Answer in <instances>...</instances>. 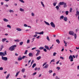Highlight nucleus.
Returning <instances> with one entry per match:
<instances>
[{"label": "nucleus", "instance_id": "1", "mask_svg": "<svg viewBox=\"0 0 79 79\" xmlns=\"http://www.w3.org/2000/svg\"><path fill=\"white\" fill-rule=\"evenodd\" d=\"M16 45H15L13 46H12L9 48V50H10V51H14V50L15 49V48H16Z\"/></svg>", "mask_w": 79, "mask_h": 79}, {"label": "nucleus", "instance_id": "2", "mask_svg": "<svg viewBox=\"0 0 79 79\" xmlns=\"http://www.w3.org/2000/svg\"><path fill=\"white\" fill-rule=\"evenodd\" d=\"M73 58H76L75 56L73 55V56H72V55H71L69 57V60H70V61L72 62V61H74V60H73Z\"/></svg>", "mask_w": 79, "mask_h": 79}, {"label": "nucleus", "instance_id": "3", "mask_svg": "<svg viewBox=\"0 0 79 79\" xmlns=\"http://www.w3.org/2000/svg\"><path fill=\"white\" fill-rule=\"evenodd\" d=\"M6 55H7V53L6 51H5L4 52H0V56H5Z\"/></svg>", "mask_w": 79, "mask_h": 79}, {"label": "nucleus", "instance_id": "4", "mask_svg": "<svg viewBox=\"0 0 79 79\" xmlns=\"http://www.w3.org/2000/svg\"><path fill=\"white\" fill-rule=\"evenodd\" d=\"M2 59L4 61H7L8 60V58L6 57L2 56Z\"/></svg>", "mask_w": 79, "mask_h": 79}, {"label": "nucleus", "instance_id": "5", "mask_svg": "<svg viewBox=\"0 0 79 79\" xmlns=\"http://www.w3.org/2000/svg\"><path fill=\"white\" fill-rule=\"evenodd\" d=\"M50 24L52 27H54V28H55V24H54L53 22H52L50 23Z\"/></svg>", "mask_w": 79, "mask_h": 79}, {"label": "nucleus", "instance_id": "6", "mask_svg": "<svg viewBox=\"0 0 79 79\" xmlns=\"http://www.w3.org/2000/svg\"><path fill=\"white\" fill-rule=\"evenodd\" d=\"M69 33L70 35H74V32L72 31H69Z\"/></svg>", "mask_w": 79, "mask_h": 79}, {"label": "nucleus", "instance_id": "7", "mask_svg": "<svg viewBox=\"0 0 79 79\" xmlns=\"http://www.w3.org/2000/svg\"><path fill=\"white\" fill-rule=\"evenodd\" d=\"M76 16H77V15H78V20L79 21V11H77L76 12V14L75 15Z\"/></svg>", "mask_w": 79, "mask_h": 79}, {"label": "nucleus", "instance_id": "8", "mask_svg": "<svg viewBox=\"0 0 79 79\" xmlns=\"http://www.w3.org/2000/svg\"><path fill=\"white\" fill-rule=\"evenodd\" d=\"M44 47L45 48L47 49V50H50V49H49V47L48 46L45 45L44 46Z\"/></svg>", "mask_w": 79, "mask_h": 79}, {"label": "nucleus", "instance_id": "9", "mask_svg": "<svg viewBox=\"0 0 79 79\" xmlns=\"http://www.w3.org/2000/svg\"><path fill=\"white\" fill-rule=\"evenodd\" d=\"M63 20L64 21H68V18H67L66 17H64Z\"/></svg>", "mask_w": 79, "mask_h": 79}, {"label": "nucleus", "instance_id": "10", "mask_svg": "<svg viewBox=\"0 0 79 79\" xmlns=\"http://www.w3.org/2000/svg\"><path fill=\"white\" fill-rule=\"evenodd\" d=\"M40 51H38L36 54V56H38L39 54H40Z\"/></svg>", "mask_w": 79, "mask_h": 79}, {"label": "nucleus", "instance_id": "11", "mask_svg": "<svg viewBox=\"0 0 79 79\" xmlns=\"http://www.w3.org/2000/svg\"><path fill=\"white\" fill-rule=\"evenodd\" d=\"M1 47L0 48V52L2 50V49H3V47H4V46H3V45H1Z\"/></svg>", "mask_w": 79, "mask_h": 79}, {"label": "nucleus", "instance_id": "12", "mask_svg": "<svg viewBox=\"0 0 79 79\" xmlns=\"http://www.w3.org/2000/svg\"><path fill=\"white\" fill-rule=\"evenodd\" d=\"M28 55L29 56H31V57H32L33 56V54H32V53H30Z\"/></svg>", "mask_w": 79, "mask_h": 79}, {"label": "nucleus", "instance_id": "13", "mask_svg": "<svg viewBox=\"0 0 79 79\" xmlns=\"http://www.w3.org/2000/svg\"><path fill=\"white\" fill-rule=\"evenodd\" d=\"M48 67V64H46L45 66L44 67V68H45V69H47Z\"/></svg>", "mask_w": 79, "mask_h": 79}, {"label": "nucleus", "instance_id": "14", "mask_svg": "<svg viewBox=\"0 0 79 79\" xmlns=\"http://www.w3.org/2000/svg\"><path fill=\"white\" fill-rule=\"evenodd\" d=\"M64 19V16L63 15H62L60 18V20H61V19Z\"/></svg>", "mask_w": 79, "mask_h": 79}, {"label": "nucleus", "instance_id": "15", "mask_svg": "<svg viewBox=\"0 0 79 79\" xmlns=\"http://www.w3.org/2000/svg\"><path fill=\"white\" fill-rule=\"evenodd\" d=\"M59 4L60 5H63L64 4V2H60Z\"/></svg>", "mask_w": 79, "mask_h": 79}, {"label": "nucleus", "instance_id": "16", "mask_svg": "<svg viewBox=\"0 0 79 79\" xmlns=\"http://www.w3.org/2000/svg\"><path fill=\"white\" fill-rule=\"evenodd\" d=\"M41 56H40L39 57H37L36 58V60H39L40 59H41Z\"/></svg>", "mask_w": 79, "mask_h": 79}, {"label": "nucleus", "instance_id": "17", "mask_svg": "<svg viewBox=\"0 0 79 79\" xmlns=\"http://www.w3.org/2000/svg\"><path fill=\"white\" fill-rule=\"evenodd\" d=\"M3 20L4 21H5V22H8V20L5 18L3 19Z\"/></svg>", "mask_w": 79, "mask_h": 79}, {"label": "nucleus", "instance_id": "18", "mask_svg": "<svg viewBox=\"0 0 79 79\" xmlns=\"http://www.w3.org/2000/svg\"><path fill=\"white\" fill-rule=\"evenodd\" d=\"M18 61H19L20 60H22V57H21V56H20L18 58Z\"/></svg>", "mask_w": 79, "mask_h": 79}, {"label": "nucleus", "instance_id": "19", "mask_svg": "<svg viewBox=\"0 0 79 79\" xmlns=\"http://www.w3.org/2000/svg\"><path fill=\"white\" fill-rule=\"evenodd\" d=\"M56 41L57 43V44H60V40H58V39L56 40Z\"/></svg>", "mask_w": 79, "mask_h": 79}, {"label": "nucleus", "instance_id": "20", "mask_svg": "<svg viewBox=\"0 0 79 79\" xmlns=\"http://www.w3.org/2000/svg\"><path fill=\"white\" fill-rule=\"evenodd\" d=\"M7 39L6 38H4V39H2V42H4L5 41H6V40Z\"/></svg>", "mask_w": 79, "mask_h": 79}, {"label": "nucleus", "instance_id": "21", "mask_svg": "<svg viewBox=\"0 0 79 79\" xmlns=\"http://www.w3.org/2000/svg\"><path fill=\"white\" fill-rule=\"evenodd\" d=\"M44 23L46 24V25H48V26H50V24H49V23H48L46 21H44Z\"/></svg>", "mask_w": 79, "mask_h": 79}, {"label": "nucleus", "instance_id": "22", "mask_svg": "<svg viewBox=\"0 0 79 79\" xmlns=\"http://www.w3.org/2000/svg\"><path fill=\"white\" fill-rule=\"evenodd\" d=\"M41 3L43 7H44V8H45V6H44V4L43 2H42V1L41 2Z\"/></svg>", "mask_w": 79, "mask_h": 79}, {"label": "nucleus", "instance_id": "23", "mask_svg": "<svg viewBox=\"0 0 79 79\" xmlns=\"http://www.w3.org/2000/svg\"><path fill=\"white\" fill-rule=\"evenodd\" d=\"M64 8H66V7H67V5L66 3H64Z\"/></svg>", "mask_w": 79, "mask_h": 79}, {"label": "nucleus", "instance_id": "24", "mask_svg": "<svg viewBox=\"0 0 79 79\" xmlns=\"http://www.w3.org/2000/svg\"><path fill=\"white\" fill-rule=\"evenodd\" d=\"M16 30H17V31H22L21 29L20 28H17L16 29Z\"/></svg>", "mask_w": 79, "mask_h": 79}, {"label": "nucleus", "instance_id": "25", "mask_svg": "<svg viewBox=\"0 0 79 79\" xmlns=\"http://www.w3.org/2000/svg\"><path fill=\"white\" fill-rule=\"evenodd\" d=\"M10 75V73H9L7 75V76L6 77V79H8V78L9 77Z\"/></svg>", "mask_w": 79, "mask_h": 79}, {"label": "nucleus", "instance_id": "26", "mask_svg": "<svg viewBox=\"0 0 79 79\" xmlns=\"http://www.w3.org/2000/svg\"><path fill=\"white\" fill-rule=\"evenodd\" d=\"M35 66H36V64L35 63L33 64L32 68H34V67H35Z\"/></svg>", "mask_w": 79, "mask_h": 79}, {"label": "nucleus", "instance_id": "27", "mask_svg": "<svg viewBox=\"0 0 79 79\" xmlns=\"http://www.w3.org/2000/svg\"><path fill=\"white\" fill-rule=\"evenodd\" d=\"M20 11H23V12L24 11V9H23L21 8H20Z\"/></svg>", "mask_w": 79, "mask_h": 79}, {"label": "nucleus", "instance_id": "28", "mask_svg": "<svg viewBox=\"0 0 79 79\" xmlns=\"http://www.w3.org/2000/svg\"><path fill=\"white\" fill-rule=\"evenodd\" d=\"M24 54L25 55H27V50H26L25 51Z\"/></svg>", "mask_w": 79, "mask_h": 79}, {"label": "nucleus", "instance_id": "29", "mask_svg": "<svg viewBox=\"0 0 79 79\" xmlns=\"http://www.w3.org/2000/svg\"><path fill=\"white\" fill-rule=\"evenodd\" d=\"M74 37L75 39H76L77 37V35H76V34H74Z\"/></svg>", "mask_w": 79, "mask_h": 79}, {"label": "nucleus", "instance_id": "30", "mask_svg": "<svg viewBox=\"0 0 79 79\" xmlns=\"http://www.w3.org/2000/svg\"><path fill=\"white\" fill-rule=\"evenodd\" d=\"M44 48V47H41L39 48V49H40V50H43Z\"/></svg>", "mask_w": 79, "mask_h": 79}, {"label": "nucleus", "instance_id": "31", "mask_svg": "<svg viewBox=\"0 0 79 79\" xmlns=\"http://www.w3.org/2000/svg\"><path fill=\"white\" fill-rule=\"evenodd\" d=\"M39 34H42L43 35L44 34V31H42L41 32H40V33H39Z\"/></svg>", "mask_w": 79, "mask_h": 79}, {"label": "nucleus", "instance_id": "32", "mask_svg": "<svg viewBox=\"0 0 79 79\" xmlns=\"http://www.w3.org/2000/svg\"><path fill=\"white\" fill-rule=\"evenodd\" d=\"M19 72L16 73V74L15 75V77H17V76H18V74H19Z\"/></svg>", "mask_w": 79, "mask_h": 79}, {"label": "nucleus", "instance_id": "33", "mask_svg": "<svg viewBox=\"0 0 79 79\" xmlns=\"http://www.w3.org/2000/svg\"><path fill=\"white\" fill-rule=\"evenodd\" d=\"M25 71V69H23L22 70V73H24V72Z\"/></svg>", "mask_w": 79, "mask_h": 79}, {"label": "nucleus", "instance_id": "34", "mask_svg": "<svg viewBox=\"0 0 79 79\" xmlns=\"http://www.w3.org/2000/svg\"><path fill=\"white\" fill-rule=\"evenodd\" d=\"M56 8L57 9V10H59V7H58V6H57L56 7Z\"/></svg>", "mask_w": 79, "mask_h": 79}, {"label": "nucleus", "instance_id": "35", "mask_svg": "<svg viewBox=\"0 0 79 79\" xmlns=\"http://www.w3.org/2000/svg\"><path fill=\"white\" fill-rule=\"evenodd\" d=\"M7 27H9V28H11V26H10V25H7Z\"/></svg>", "mask_w": 79, "mask_h": 79}, {"label": "nucleus", "instance_id": "36", "mask_svg": "<svg viewBox=\"0 0 79 79\" xmlns=\"http://www.w3.org/2000/svg\"><path fill=\"white\" fill-rule=\"evenodd\" d=\"M65 13H66V15H68V14L69 13V11H65Z\"/></svg>", "mask_w": 79, "mask_h": 79}, {"label": "nucleus", "instance_id": "37", "mask_svg": "<svg viewBox=\"0 0 79 79\" xmlns=\"http://www.w3.org/2000/svg\"><path fill=\"white\" fill-rule=\"evenodd\" d=\"M47 39L48 41H50V39H49V37H48V36H47Z\"/></svg>", "mask_w": 79, "mask_h": 79}, {"label": "nucleus", "instance_id": "38", "mask_svg": "<svg viewBox=\"0 0 79 79\" xmlns=\"http://www.w3.org/2000/svg\"><path fill=\"white\" fill-rule=\"evenodd\" d=\"M9 12H10V13H11V12H12V13H13V12H14V11L13 10H9Z\"/></svg>", "mask_w": 79, "mask_h": 79}, {"label": "nucleus", "instance_id": "39", "mask_svg": "<svg viewBox=\"0 0 79 79\" xmlns=\"http://www.w3.org/2000/svg\"><path fill=\"white\" fill-rule=\"evenodd\" d=\"M23 42H20L19 43L20 45H23Z\"/></svg>", "mask_w": 79, "mask_h": 79}, {"label": "nucleus", "instance_id": "40", "mask_svg": "<svg viewBox=\"0 0 79 79\" xmlns=\"http://www.w3.org/2000/svg\"><path fill=\"white\" fill-rule=\"evenodd\" d=\"M73 11V9L72 8H71L70 9V13H71Z\"/></svg>", "mask_w": 79, "mask_h": 79}, {"label": "nucleus", "instance_id": "41", "mask_svg": "<svg viewBox=\"0 0 79 79\" xmlns=\"http://www.w3.org/2000/svg\"><path fill=\"white\" fill-rule=\"evenodd\" d=\"M56 69H58L57 71H59L60 69V67H57L56 68Z\"/></svg>", "mask_w": 79, "mask_h": 79}, {"label": "nucleus", "instance_id": "42", "mask_svg": "<svg viewBox=\"0 0 79 79\" xmlns=\"http://www.w3.org/2000/svg\"><path fill=\"white\" fill-rule=\"evenodd\" d=\"M20 2H22V3H24V2L23 1V0H19Z\"/></svg>", "mask_w": 79, "mask_h": 79}, {"label": "nucleus", "instance_id": "43", "mask_svg": "<svg viewBox=\"0 0 79 79\" xmlns=\"http://www.w3.org/2000/svg\"><path fill=\"white\" fill-rule=\"evenodd\" d=\"M14 40L15 42H19V40Z\"/></svg>", "mask_w": 79, "mask_h": 79}, {"label": "nucleus", "instance_id": "44", "mask_svg": "<svg viewBox=\"0 0 79 79\" xmlns=\"http://www.w3.org/2000/svg\"><path fill=\"white\" fill-rule=\"evenodd\" d=\"M57 3L56 2H54V3H53V5L55 6H56V4Z\"/></svg>", "mask_w": 79, "mask_h": 79}, {"label": "nucleus", "instance_id": "45", "mask_svg": "<svg viewBox=\"0 0 79 79\" xmlns=\"http://www.w3.org/2000/svg\"><path fill=\"white\" fill-rule=\"evenodd\" d=\"M52 72H53V71H52V70H50L49 71V73L50 74H51V73H52Z\"/></svg>", "mask_w": 79, "mask_h": 79}, {"label": "nucleus", "instance_id": "46", "mask_svg": "<svg viewBox=\"0 0 79 79\" xmlns=\"http://www.w3.org/2000/svg\"><path fill=\"white\" fill-rule=\"evenodd\" d=\"M30 42V40H28L27 42V44H29Z\"/></svg>", "mask_w": 79, "mask_h": 79}, {"label": "nucleus", "instance_id": "47", "mask_svg": "<svg viewBox=\"0 0 79 79\" xmlns=\"http://www.w3.org/2000/svg\"><path fill=\"white\" fill-rule=\"evenodd\" d=\"M43 50L44 52H47V49L46 48L44 49Z\"/></svg>", "mask_w": 79, "mask_h": 79}, {"label": "nucleus", "instance_id": "48", "mask_svg": "<svg viewBox=\"0 0 79 79\" xmlns=\"http://www.w3.org/2000/svg\"><path fill=\"white\" fill-rule=\"evenodd\" d=\"M47 64V62H45L43 64V66H44L45 64Z\"/></svg>", "mask_w": 79, "mask_h": 79}, {"label": "nucleus", "instance_id": "49", "mask_svg": "<svg viewBox=\"0 0 79 79\" xmlns=\"http://www.w3.org/2000/svg\"><path fill=\"white\" fill-rule=\"evenodd\" d=\"M34 62V60H32V61L31 63V64H33V63Z\"/></svg>", "mask_w": 79, "mask_h": 79}, {"label": "nucleus", "instance_id": "50", "mask_svg": "<svg viewBox=\"0 0 79 79\" xmlns=\"http://www.w3.org/2000/svg\"><path fill=\"white\" fill-rule=\"evenodd\" d=\"M31 15L32 16H35V15H34V13H31Z\"/></svg>", "mask_w": 79, "mask_h": 79}, {"label": "nucleus", "instance_id": "51", "mask_svg": "<svg viewBox=\"0 0 79 79\" xmlns=\"http://www.w3.org/2000/svg\"><path fill=\"white\" fill-rule=\"evenodd\" d=\"M56 52H54L53 54V56H56Z\"/></svg>", "mask_w": 79, "mask_h": 79}, {"label": "nucleus", "instance_id": "52", "mask_svg": "<svg viewBox=\"0 0 79 79\" xmlns=\"http://www.w3.org/2000/svg\"><path fill=\"white\" fill-rule=\"evenodd\" d=\"M3 67H0V70L2 71V70H3Z\"/></svg>", "mask_w": 79, "mask_h": 79}, {"label": "nucleus", "instance_id": "53", "mask_svg": "<svg viewBox=\"0 0 79 79\" xmlns=\"http://www.w3.org/2000/svg\"><path fill=\"white\" fill-rule=\"evenodd\" d=\"M36 74H37V72L34 73L33 74V75L34 76H35V75Z\"/></svg>", "mask_w": 79, "mask_h": 79}, {"label": "nucleus", "instance_id": "54", "mask_svg": "<svg viewBox=\"0 0 79 79\" xmlns=\"http://www.w3.org/2000/svg\"><path fill=\"white\" fill-rule=\"evenodd\" d=\"M51 62H55V59L52 60H51Z\"/></svg>", "mask_w": 79, "mask_h": 79}, {"label": "nucleus", "instance_id": "55", "mask_svg": "<svg viewBox=\"0 0 79 79\" xmlns=\"http://www.w3.org/2000/svg\"><path fill=\"white\" fill-rule=\"evenodd\" d=\"M56 79H60V78H58V76H56Z\"/></svg>", "mask_w": 79, "mask_h": 79}, {"label": "nucleus", "instance_id": "56", "mask_svg": "<svg viewBox=\"0 0 79 79\" xmlns=\"http://www.w3.org/2000/svg\"><path fill=\"white\" fill-rule=\"evenodd\" d=\"M60 58L61 59H62V60H64V57H63L60 56Z\"/></svg>", "mask_w": 79, "mask_h": 79}, {"label": "nucleus", "instance_id": "57", "mask_svg": "<svg viewBox=\"0 0 79 79\" xmlns=\"http://www.w3.org/2000/svg\"><path fill=\"white\" fill-rule=\"evenodd\" d=\"M26 57H26L25 56H23L22 58V59H24V58H26Z\"/></svg>", "mask_w": 79, "mask_h": 79}, {"label": "nucleus", "instance_id": "58", "mask_svg": "<svg viewBox=\"0 0 79 79\" xmlns=\"http://www.w3.org/2000/svg\"><path fill=\"white\" fill-rule=\"evenodd\" d=\"M24 27H27V25H26V24H24Z\"/></svg>", "mask_w": 79, "mask_h": 79}, {"label": "nucleus", "instance_id": "59", "mask_svg": "<svg viewBox=\"0 0 79 79\" xmlns=\"http://www.w3.org/2000/svg\"><path fill=\"white\" fill-rule=\"evenodd\" d=\"M36 49V48H33L31 49L32 50H34L35 49Z\"/></svg>", "mask_w": 79, "mask_h": 79}, {"label": "nucleus", "instance_id": "60", "mask_svg": "<svg viewBox=\"0 0 79 79\" xmlns=\"http://www.w3.org/2000/svg\"><path fill=\"white\" fill-rule=\"evenodd\" d=\"M37 34H35V35H34V37H37Z\"/></svg>", "mask_w": 79, "mask_h": 79}, {"label": "nucleus", "instance_id": "61", "mask_svg": "<svg viewBox=\"0 0 79 79\" xmlns=\"http://www.w3.org/2000/svg\"><path fill=\"white\" fill-rule=\"evenodd\" d=\"M42 76V74H40L39 76V77H41Z\"/></svg>", "mask_w": 79, "mask_h": 79}, {"label": "nucleus", "instance_id": "62", "mask_svg": "<svg viewBox=\"0 0 79 79\" xmlns=\"http://www.w3.org/2000/svg\"><path fill=\"white\" fill-rule=\"evenodd\" d=\"M40 37V35H39L36 37V39H39Z\"/></svg>", "mask_w": 79, "mask_h": 79}, {"label": "nucleus", "instance_id": "63", "mask_svg": "<svg viewBox=\"0 0 79 79\" xmlns=\"http://www.w3.org/2000/svg\"><path fill=\"white\" fill-rule=\"evenodd\" d=\"M53 76H56V73H54L53 75Z\"/></svg>", "mask_w": 79, "mask_h": 79}, {"label": "nucleus", "instance_id": "64", "mask_svg": "<svg viewBox=\"0 0 79 79\" xmlns=\"http://www.w3.org/2000/svg\"><path fill=\"white\" fill-rule=\"evenodd\" d=\"M37 69V67H35V71H36Z\"/></svg>", "mask_w": 79, "mask_h": 79}]
</instances>
